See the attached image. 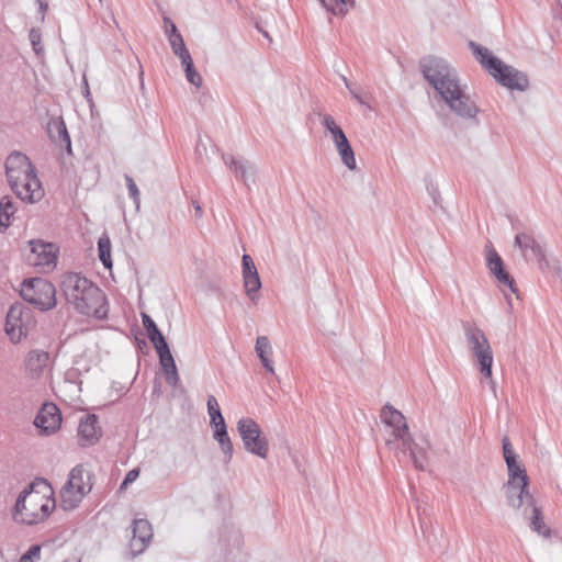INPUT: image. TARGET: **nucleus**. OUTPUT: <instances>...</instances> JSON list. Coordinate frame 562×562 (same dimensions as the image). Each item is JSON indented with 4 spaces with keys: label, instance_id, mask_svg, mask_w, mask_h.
<instances>
[{
    "label": "nucleus",
    "instance_id": "nucleus-43",
    "mask_svg": "<svg viewBox=\"0 0 562 562\" xmlns=\"http://www.w3.org/2000/svg\"><path fill=\"white\" fill-rule=\"evenodd\" d=\"M139 476V470L138 469H132L127 472V474L125 475V479L124 481L122 482L121 484V490H124L127 487L128 484L133 483L134 481L137 480V477Z\"/></svg>",
    "mask_w": 562,
    "mask_h": 562
},
{
    "label": "nucleus",
    "instance_id": "nucleus-44",
    "mask_svg": "<svg viewBox=\"0 0 562 562\" xmlns=\"http://www.w3.org/2000/svg\"><path fill=\"white\" fill-rule=\"evenodd\" d=\"M164 22L166 24V34H167L168 37L173 35V34H180L178 29H177V26H176V24L170 19L165 18Z\"/></svg>",
    "mask_w": 562,
    "mask_h": 562
},
{
    "label": "nucleus",
    "instance_id": "nucleus-16",
    "mask_svg": "<svg viewBox=\"0 0 562 562\" xmlns=\"http://www.w3.org/2000/svg\"><path fill=\"white\" fill-rule=\"evenodd\" d=\"M517 246L526 260H536L539 269L544 271L549 268V260L541 245L530 235L520 233L515 237Z\"/></svg>",
    "mask_w": 562,
    "mask_h": 562
},
{
    "label": "nucleus",
    "instance_id": "nucleus-29",
    "mask_svg": "<svg viewBox=\"0 0 562 562\" xmlns=\"http://www.w3.org/2000/svg\"><path fill=\"white\" fill-rule=\"evenodd\" d=\"M13 201L9 196H3L0 201V232L5 231L11 225V217L15 213Z\"/></svg>",
    "mask_w": 562,
    "mask_h": 562
},
{
    "label": "nucleus",
    "instance_id": "nucleus-12",
    "mask_svg": "<svg viewBox=\"0 0 562 562\" xmlns=\"http://www.w3.org/2000/svg\"><path fill=\"white\" fill-rule=\"evenodd\" d=\"M380 417L387 428V437L385 438L387 448L392 450L400 442L405 443L407 436L411 434L405 416L393 406L386 404L382 408Z\"/></svg>",
    "mask_w": 562,
    "mask_h": 562
},
{
    "label": "nucleus",
    "instance_id": "nucleus-15",
    "mask_svg": "<svg viewBox=\"0 0 562 562\" xmlns=\"http://www.w3.org/2000/svg\"><path fill=\"white\" fill-rule=\"evenodd\" d=\"M26 375L32 380H41L49 375L52 359L47 351L33 349L27 352L24 360Z\"/></svg>",
    "mask_w": 562,
    "mask_h": 562
},
{
    "label": "nucleus",
    "instance_id": "nucleus-22",
    "mask_svg": "<svg viewBox=\"0 0 562 562\" xmlns=\"http://www.w3.org/2000/svg\"><path fill=\"white\" fill-rule=\"evenodd\" d=\"M101 436V429L98 426L95 415H87L80 419L78 426V439L81 446H90L95 443Z\"/></svg>",
    "mask_w": 562,
    "mask_h": 562
},
{
    "label": "nucleus",
    "instance_id": "nucleus-2",
    "mask_svg": "<svg viewBox=\"0 0 562 562\" xmlns=\"http://www.w3.org/2000/svg\"><path fill=\"white\" fill-rule=\"evenodd\" d=\"M60 289L67 302L80 314L98 319L106 318L108 302L103 291L88 278L69 272L60 283Z\"/></svg>",
    "mask_w": 562,
    "mask_h": 562
},
{
    "label": "nucleus",
    "instance_id": "nucleus-38",
    "mask_svg": "<svg viewBox=\"0 0 562 562\" xmlns=\"http://www.w3.org/2000/svg\"><path fill=\"white\" fill-rule=\"evenodd\" d=\"M495 279L499 284L507 286L512 293L517 294L518 290L515 284V280L510 277V274L503 268L501 272L494 274Z\"/></svg>",
    "mask_w": 562,
    "mask_h": 562
},
{
    "label": "nucleus",
    "instance_id": "nucleus-7",
    "mask_svg": "<svg viewBox=\"0 0 562 562\" xmlns=\"http://www.w3.org/2000/svg\"><path fill=\"white\" fill-rule=\"evenodd\" d=\"M92 488L90 473L82 465L75 467L67 482L60 490V507L64 510H72L79 506L83 497Z\"/></svg>",
    "mask_w": 562,
    "mask_h": 562
},
{
    "label": "nucleus",
    "instance_id": "nucleus-4",
    "mask_svg": "<svg viewBox=\"0 0 562 562\" xmlns=\"http://www.w3.org/2000/svg\"><path fill=\"white\" fill-rule=\"evenodd\" d=\"M56 506L50 486L44 491L35 490L33 485L23 490L13 508L14 521L25 525H36L44 521Z\"/></svg>",
    "mask_w": 562,
    "mask_h": 562
},
{
    "label": "nucleus",
    "instance_id": "nucleus-28",
    "mask_svg": "<svg viewBox=\"0 0 562 562\" xmlns=\"http://www.w3.org/2000/svg\"><path fill=\"white\" fill-rule=\"evenodd\" d=\"M335 148L340 157L341 162L349 169H357V161L355 157V151L350 146L349 140H345L342 143L336 144Z\"/></svg>",
    "mask_w": 562,
    "mask_h": 562
},
{
    "label": "nucleus",
    "instance_id": "nucleus-42",
    "mask_svg": "<svg viewBox=\"0 0 562 562\" xmlns=\"http://www.w3.org/2000/svg\"><path fill=\"white\" fill-rule=\"evenodd\" d=\"M503 454L506 464H509L510 462L518 461V457L515 453L512 443L507 437L503 439Z\"/></svg>",
    "mask_w": 562,
    "mask_h": 562
},
{
    "label": "nucleus",
    "instance_id": "nucleus-19",
    "mask_svg": "<svg viewBox=\"0 0 562 562\" xmlns=\"http://www.w3.org/2000/svg\"><path fill=\"white\" fill-rule=\"evenodd\" d=\"M225 166L234 173L235 178L246 187L256 182L257 169L255 165L245 159L236 158L233 155L222 156Z\"/></svg>",
    "mask_w": 562,
    "mask_h": 562
},
{
    "label": "nucleus",
    "instance_id": "nucleus-5",
    "mask_svg": "<svg viewBox=\"0 0 562 562\" xmlns=\"http://www.w3.org/2000/svg\"><path fill=\"white\" fill-rule=\"evenodd\" d=\"M469 47L482 67L503 87L509 90L526 91L529 80L526 74L519 71L494 56L488 48L470 42Z\"/></svg>",
    "mask_w": 562,
    "mask_h": 562
},
{
    "label": "nucleus",
    "instance_id": "nucleus-34",
    "mask_svg": "<svg viewBox=\"0 0 562 562\" xmlns=\"http://www.w3.org/2000/svg\"><path fill=\"white\" fill-rule=\"evenodd\" d=\"M171 49L176 56L180 58V60L186 59L191 56L188 50L184 41L181 34H173L168 38Z\"/></svg>",
    "mask_w": 562,
    "mask_h": 562
},
{
    "label": "nucleus",
    "instance_id": "nucleus-23",
    "mask_svg": "<svg viewBox=\"0 0 562 562\" xmlns=\"http://www.w3.org/2000/svg\"><path fill=\"white\" fill-rule=\"evenodd\" d=\"M155 349L159 356V362L165 372L166 382L171 386H177L180 379L175 359L170 352L168 344L165 342L162 344V346H156Z\"/></svg>",
    "mask_w": 562,
    "mask_h": 562
},
{
    "label": "nucleus",
    "instance_id": "nucleus-17",
    "mask_svg": "<svg viewBox=\"0 0 562 562\" xmlns=\"http://www.w3.org/2000/svg\"><path fill=\"white\" fill-rule=\"evenodd\" d=\"M241 268L245 292L249 300L256 304L259 299L261 280L252 258L247 254L241 258Z\"/></svg>",
    "mask_w": 562,
    "mask_h": 562
},
{
    "label": "nucleus",
    "instance_id": "nucleus-6",
    "mask_svg": "<svg viewBox=\"0 0 562 562\" xmlns=\"http://www.w3.org/2000/svg\"><path fill=\"white\" fill-rule=\"evenodd\" d=\"M463 333L468 348L475 361L480 373L485 378L492 380V367L494 362L493 350L485 333L473 323L463 324Z\"/></svg>",
    "mask_w": 562,
    "mask_h": 562
},
{
    "label": "nucleus",
    "instance_id": "nucleus-32",
    "mask_svg": "<svg viewBox=\"0 0 562 562\" xmlns=\"http://www.w3.org/2000/svg\"><path fill=\"white\" fill-rule=\"evenodd\" d=\"M99 259L106 269L112 268L111 240L108 235H102L98 240Z\"/></svg>",
    "mask_w": 562,
    "mask_h": 562
},
{
    "label": "nucleus",
    "instance_id": "nucleus-18",
    "mask_svg": "<svg viewBox=\"0 0 562 562\" xmlns=\"http://www.w3.org/2000/svg\"><path fill=\"white\" fill-rule=\"evenodd\" d=\"M130 550L133 557L143 553L153 539V528L147 519H135L132 526Z\"/></svg>",
    "mask_w": 562,
    "mask_h": 562
},
{
    "label": "nucleus",
    "instance_id": "nucleus-3",
    "mask_svg": "<svg viewBox=\"0 0 562 562\" xmlns=\"http://www.w3.org/2000/svg\"><path fill=\"white\" fill-rule=\"evenodd\" d=\"M8 181L22 201L34 203L44 196L42 183L26 155L14 151L5 161Z\"/></svg>",
    "mask_w": 562,
    "mask_h": 562
},
{
    "label": "nucleus",
    "instance_id": "nucleus-1",
    "mask_svg": "<svg viewBox=\"0 0 562 562\" xmlns=\"http://www.w3.org/2000/svg\"><path fill=\"white\" fill-rule=\"evenodd\" d=\"M420 71L456 116L467 121L477 119L481 110L475 97L470 93L468 85L461 81L457 70L445 59L425 57L420 61Z\"/></svg>",
    "mask_w": 562,
    "mask_h": 562
},
{
    "label": "nucleus",
    "instance_id": "nucleus-39",
    "mask_svg": "<svg viewBox=\"0 0 562 562\" xmlns=\"http://www.w3.org/2000/svg\"><path fill=\"white\" fill-rule=\"evenodd\" d=\"M125 181H126V187H127V190H128V195L134 201L136 210L138 211L139 206H140V193H139V190H138L135 181L133 180V178L130 177L128 175L125 176Z\"/></svg>",
    "mask_w": 562,
    "mask_h": 562
},
{
    "label": "nucleus",
    "instance_id": "nucleus-37",
    "mask_svg": "<svg viewBox=\"0 0 562 562\" xmlns=\"http://www.w3.org/2000/svg\"><path fill=\"white\" fill-rule=\"evenodd\" d=\"M29 38L36 56L42 57L44 55V46L42 43L41 30L37 27H32L29 33Z\"/></svg>",
    "mask_w": 562,
    "mask_h": 562
},
{
    "label": "nucleus",
    "instance_id": "nucleus-8",
    "mask_svg": "<svg viewBox=\"0 0 562 562\" xmlns=\"http://www.w3.org/2000/svg\"><path fill=\"white\" fill-rule=\"evenodd\" d=\"M20 294L24 301L41 311H48L56 305V290L53 283L43 278H32L21 283Z\"/></svg>",
    "mask_w": 562,
    "mask_h": 562
},
{
    "label": "nucleus",
    "instance_id": "nucleus-30",
    "mask_svg": "<svg viewBox=\"0 0 562 562\" xmlns=\"http://www.w3.org/2000/svg\"><path fill=\"white\" fill-rule=\"evenodd\" d=\"M143 325L147 330V336L154 348L156 346H162V344L167 342L160 330L157 328L155 322L147 314H143Z\"/></svg>",
    "mask_w": 562,
    "mask_h": 562
},
{
    "label": "nucleus",
    "instance_id": "nucleus-26",
    "mask_svg": "<svg viewBox=\"0 0 562 562\" xmlns=\"http://www.w3.org/2000/svg\"><path fill=\"white\" fill-rule=\"evenodd\" d=\"M321 124L327 133H329L334 144L347 140V136L342 128L336 123L335 119L329 114L321 115Z\"/></svg>",
    "mask_w": 562,
    "mask_h": 562
},
{
    "label": "nucleus",
    "instance_id": "nucleus-46",
    "mask_svg": "<svg viewBox=\"0 0 562 562\" xmlns=\"http://www.w3.org/2000/svg\"><path fill=\"white\" fill-rule=\"evenodd\" d=\"M37 3L40 5V11L44 14L48 8L47 0H37Z\"/></svg>",
    "mask_w": 562,
    "mask_h": 562
},
{
    "label": "nucleus",
    "instance_id": "nucleus-27",
    "mask_svg": "<svg viewBox=\"0 0 562 562\" xmlns=\"http://www.w3.org/2000/svg\"><path fill=\"white\" fill-rule=\"evenodd\" d=\"M323 7L335 15H346L356 7V0H318Z\"/></svg>",
    "mask_w": 562,
    "mask_h": 562
},
{
    "label": "nucleus",
    "instance_id": "nucleus-13",
    "mask_svg": "<svg viewBox=\"0 0 562 562\" xmlns=\"http://www.w3.org/2000/svg\"><path fill=\"white\" fill-rule=\"evenodd\" d=\"M27 261L42 272L52 271L57 265L58 247L41 239L29 241Z\"/></svg>",
    "mask_w": 562,
    "mask_h": 562
},
{
    "label": "nucleus",
    "instance_id": "nucleus-36",
    "mask_svg": "<svg viewBox=\"0 0 562 562\" xmlns=\"http://www.w3.org/2000/svg\"><path fill=\"white\" fill-rule=\"evenodd\" d=\"M486 261L490 272L494 276L504 268L503 260L497 251L492 247H486Z\"/></svg>",
    "mask_w": 562,
    "mask_h": 562
},
{
    "label": "nucleus",
    "instance_id": "nucleus-20",
    "mask_svg": "<svg viewBox=\"0 0 562 562\" xmlns=\"http://www.w3.org/2000/svg\"><path fill=\"white\" fill-rule=\"evenodd\" d=\"M60 423L59 408L53 403L44 404L34 419V425L47 435L57 430Z\"/></svg>",
    "mask_w": 562,
    "mask_h": 562
},
{
    "label": "nucleus",
    "instance_id": "nucleus-41",
    "mask_svg": "<svg viewBox=\"0 0 562 562\" xmlns=\"http://www.w3.org/2000/svg\"><path fill=\"white\" fill-rule=\"evenodd\" d=\"M42 547L40 544H33L29 550L23 553L19 562H36L41 559Z\"/></svg>",
    "mask_w": 562,
    "mask_h": 562
},
{
    "label": "nucleus",
    "instance_id": "nucleus-31",
    "mask_svg": "<svg viewBox=\"0 0 562 562\" xmlns=\"http://www.w3.org/2000/svg\"><path fill=\"white\" fill-rule=\"evenodd\" d=\"M207 413L210 416V426L212 428L226 425L225 419L222 415L218 402L214 395L207 396Z\"/></svg>",
    "mask_w": 562,
    "mask_h": 562
},
{
    "label": "nucleus",
    "instance_id": "nucleus-45",
    "mask_svg": "<svg viewBox=\"0 0 562 562\" xmlns=\"http://www.w3.org/2000/svg\"><path fill=\"white\" fill-rule=\"evenodd\" d=\"M192 204H193L196 217H202L203 211H202L201 205L196 201H193Z\"/></svg>",
    "mask_w": 562,
    "mask_h": 562
},
{
    "label": "nucleus",
    "instance_id": "nucleus-9",
    "mask_svg": "<svg viewBox=\"0 0 562 562\" xmlns=\"http://www.w3.org/2000/svg\"><path fill=\"white\" fill-rule=\"evenodd\" d=\"M507 465L508 481L505 486L508 504L514 508H521L524 502H531V493L528 491L529 477L519 461Z\"/></svg>",
    "mask_w": 562,
    "mask_h": 562
},
{
    "label": "nucleus",
    "instance_id": "nucleus-25",
    "mask_svg": "<svg viewBox=\"0 0 562 562\" xmlns=\"http://www.w3.org/2000/svg\"><path fill=\"white\" fill-rule=\"evenodd\" d=\"M213 429H214L213 438L220 445V448L224 454V461H225V463H229L233 459L234 447H233V442L227 432V426L223 425V426L215 427Z\"/></svg>",
    "mask_w": 562,
    "mask_h": 562
},
{
    "label": "nucleus",
    "instance_id": "nucleus-21",
    "mask_svg": "<svg viewBox=\"0 0 562 562\" xmlns=\"http://www.w3.org/2000/svg\"><path fill=\"white\" fill-rule=\"evenodd\" d=\"M524 515L530 520L531 529L538 535L549 538L551 535V529L544 522L543 515L541 509L536 505V501L531 495V502H524Z\"/></svg>",
    "mask_w": 562,
    "mask_h": 562
},
{
    "label": "nucleus",
    "instance_id": "nucleus-33",
    "mask_svg": "<svg viewBox=\"0 0 562 562\" xmlns=\"http://www.w3.org/2000/svg\"><path fill=\"white\" fill-rule=\"evenodd\" d=\"M48 132L55 142H58L60 144L65 143L67 147L70 149V137L68 135L66 125L63 121H57L49 124Z\"/></svg>",
    "mask_w": 562,
    "mask_h": 562
},
{
    "label": "nucleus",
    "instance_id": "nucleus-35",
    "mask_svg": "<svg viewBox=\"0 0 562 562\" xmlns=\"http://www.w3.org/2000/svg\"><path fill=\"white\" fill-rule=\"evenodd\" d=\"M182 66L184 67L186 78L187 80L195 86L196 88H200L202 86V77L201 75L195 70L192 57H188L186 59L181 60Z\"/></svg>",
    "mask_w": 562,
    "mask_h": 562
},
{
    "label": "nucleus",
    "instance_id": "nucleus-11",
    "mask_svg": "<svg viewBox=\"0 0 562 562\" xmlns=\"http://www.w3.org/2000/svg\"><path fill=\"white\" fill-rule=\"evenodd\" d=\"M237 430L244 443V448L251 454L266 459L269 451V445L262 436L259 424L250 418L243 417L237 422Z\"/></svg>",
    "mask_w": 562,
    "mask_h": 562
},
{
    "label": "nucleus",
    "instance_id": "nucleus-24",
    "mask_svg": "<svg viewBox=\"0 0 562 562\" xmlns=\"http://www.w3.org/2000/svg\"><path fill=\"white\" fill-rule=\"evenodd\" d=\"M255 351L267 372L274 374V364L272 360V346L267 336H259L256 339Z\"/></svg>",
    "mask_w": 562,
    "mask_h": 562
},
{
    "label": "nucleus",
    "instance_id": "nucleus-14",
    "mask_svg": "<svg viewBox=\"0 0 562 562\" xmlns=\"http://www.w3.org/2000/svg\"><path fill=\"white\" fill-rule=\"evenodd\" d=\"M430 441L425 436L412 437L409 434L405 443L400 442L392 450L401 453H408L414 467L417 470L425 471L429 463Z\"/></svg>",
    "mask_w": 562,
    "mask_h": 562
},
{
    "label": "nucleus",
    "instance_id": "nucleus-40",
    "mask_svg": "<svg viewBox=\"0 0 562 562\" xmlns=\"http://www.w3.org/2000/svg\"><path fill=\"white\" fill-rule=\"evenodd\" d=\"M342 81L355 100H357L360 104L367 103L363 98V90L361 87L355 86L345 76H342Z\"/></svg>",
    "mask_w": 562,
    "mask_h": 562
},
{
    "label": "nucleus",
    "instance_id": "nucleus-10",
    "mask_svg": "<svg viewBox=\"0 0 562 562\" xmlns=\"http://www.w3.org/2000/svg\"><path fill=\"white\" fill-rule=\"evenodd\" d=\"M35 324L32 311L22 303H16L7 313L5 333L13 344L24 339Z\"/></svg>",
    "mask_w": 562,
    "mask_h": 562
}]
</instances>
